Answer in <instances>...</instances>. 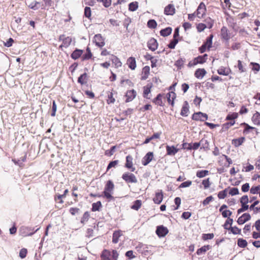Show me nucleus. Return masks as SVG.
Wrapping results in <instances>:
<instances>
[{"instance_id": "f257e3e1", "label": "nucleus", "mask_w": 260, "mask_h": 260, "mask_svg": "<svg viewBox=\"0 0 260 260\" xmlns=\"http://www.w3.org/2000/svg\"><path fill=\"white\" fill-rule=\"evenodd\" d=\"M118 256V254L115 250H113L111 252L104 250L101 255L102 260H117Z\"/></svg>"}, {"instance_id": "f03ea898", "label": "nucleus", "mask_w": 260, "mask_h": 260, "mask_svg": "<svg viewBox=\"0 0 260 260\" xmlns=\"http://www.w3.org/2000/svg\"><path fill=\"white\" fill-rule=\"evenodd\" d=\"M114 187V185L113 182L111 180L107 181L103 192L105 197L107 199H110L113 198L111 193L113 192Z\"/></svg>"}, {"instance_id": "7ed1b4c3", "label": "nucleus", "mask_w": 260, "mask_h": 260, "mask_svg": "<svg viewBox=\"0 0 260 260\" xmlns=\"http://www.w3.org/2000/svg\"><path fill=\"white\" fill-rule=\"evenodd\" d=\"M122 178L127 183H136L138 182L136 176L129 172H126L123 174Z\"/></svg>"}, {"instance_id": "20e7f679", "label": "nucleus", "mask_w": 260, "mask_h": 260, "mask_svg": "<svg viewBox=\"0 0 260 260\" xmlns=\"http://www.w3.org/2000/svg\"><path fill=\"white\" fill-rule=\"evenodd\" d=\"M34 228L23 226L20 228L19 232L21 235L23 237L31 236L37 231H38L39 228H38L35 231H34Z\"/></svg>"}, {"instance_id": "39448f33", "label": "nucleus", "mask_w": 260, "mask_h": 260, "mask_svg": "<svg viewBox=\"0 0 260 260\" xmlns=\"http://www.w3.org/2000/svg\"><path fill=\"white\" fill-rule=\"evenodd\" d=\"M192 119L197 121H204L205 120H207L208 119V115L205 113L199 112L195 113L192 115Z\"/></svg>"}, {"instance_id": "423d86ee", "label": "nucleus", "mask_w": 260, "mask_h": 260, "mask_svg": "<svg viewBox=\"0 0 260 260\" xmlns=\"http://www.w3.org/2000/svg\"><path fill=\"white\" fill-rule=\"evenodd\" d=\"M168 232V229L163 225L158 226L156 228V234L159 237H165Z\"/></svg>"}, {"instance_id": "0eeeda50", "label": "nucleus", "mask_w": 260, "mask_h": 260, "mask_svg": "<svg viewBox=\"0 0 260 260\" xmlns=\"http://www.w3.org/2000/svg\"><path fill=\"white\" fill-rule=\"evenodd\" d=\"M206 10V8L205 4L203 3H201L197 10V16L200 18L203 17L205 14Z\"/></svg>"}, {"instance_id": "6e6552de", "label": "nucleus", "mask_w": 260, "mask_h": 260, "mask_svg": "<svg viewBox=\"0 0 260 260\" xmlns=\"http://www.w3.org/2000/svg\"><path fill=\"white\" fill-rule=\"evenodd\" d=\"M137 95V92L134 89L127 90L125 96L126 98L125 102L128 103L133 101Z\"/></svg>"}, {"instance_id": "1a4fd4ad", "label": "nucleus", "mask_w": 260, "mask_h": 260, "mask_svg": "<svg viewBox=\"0 0 260 260\" xmlns=\"http://www.w3.org/2000/svg\"><path fill=\"white\" fill-rule=\"evenodd\" d=\"M94 42L96 45L99 47H102L105 45L104 39L101 34H98L94 36Z\"/></svg>"}, {"instance_id": "9d476101", "label": "nucleus", "mask_w": 260, "mask_h": 260, "mask_svg": "<svg viewBox=\"0 0 260 260\" xmlns=\"http://www.w3.org/2000/svg\"><path fill=\"white\" fill-rule=\"evenodd\" d=\"M59 40L62 41V44L59 46L60 48H61L62 47L67 48L70 45L72 42L71 38L69 37L64 38V35H61L59 37Z\"/></svg>"}, {"instance_id": "9b49d317", "label": "nucleus", "mask_w": 260, "mask_h": 260, "mask_svg": "<svg viewBox=\"0 0 260 260\" xmlns=\"http://www.w3.org/2000/svg\"><path fill=\"white\" fill-rule=\"evenodd\" d=\"M221 38L226 41H229L231 38V34L228 29L225 26H223L221 29Z\"/></svg>"}, {"instance_id": "f8f14e48", "label": "nucleus", "mask_w": 260, "mask_h": 260, "mask_svg": "<svg viewBox=\"0 0 260 260\" xmlns=\"http://www.w3.org/2000/svg\"><path fill=\"white\" fill-rule=\"evenodd\" d=\"M153 153L152 152H148L143 158L142 163L144 166L147 165L153 159Z\"/></svg>"}, {"instance_id": "ddd939ff", "label": "nucleus", "mask_w": 260, "mask_h": 260, "mask_svg": "<svg viewBox=\"0 0 260 260\" xmlns=\"http://www.w3.org/2000/svg\"><path fill=\"white\" fill-rule=\"evenodd\" d=\"M147 46L148 48L152 51L157 49L158 47V43L157 41L154 38H151L147 43Z\"/></svg>"}, {"instance_id": "4468645a", "label": "nucleus", "mask_w": 260, "mask_h": 260, "mask_svg": "<svg viewBox=\"0 0 260 260\" xmlns=\"http://www.w3.org/2000/svg\"><path fill=\"white\" fill-rule=\"evenodd\" d=\"M164 13L167 15H173L175 13L174 6L169 4L165 8Z\"/></svg>"}, {"instance_id": "2eb2a0df", "label": "nucleus", "mask_w": 260, "mask_h": 260, "mask_svg": "<svg viewBox=\"0 0 260 260\" xmlns=\"http://www.w3.org/2000/svg\"><path fill=\"white\" fill-rule=\"evenodd\" d=\"M133 157L131 155H128L126 157V163L125 167L127 169H131L132 172H134L135 170V168L133 167Z\"/></svg>"}, {"instance_id": "dca6fc26", "label": "nucleus", "mask_w": 260, "mask_h": 260, "mask_svg": "<svg viewBox=\"0 0 260 260\" xmlns=\"http://www.w3.org/2000/svg\"><path fill=\"white\" fill-rule=\"evenodd\" d=\"M251 216L249 214L244 213L238 219L237 222L239 224H243L246 221L249 220Z\"/></svg>"}, {"instance_id": "f3484780", "label": "nucleus", "mask_w": 260, "mask_h": 260, "mask_svg": "<svg viewBox=\"0 0 260 260\" xmlns=\"http://www.w3.org/2000/svg\"><path fill=\"white\" fill-rule=\"evenodd\" d=\"M163 197L164 196L162 190H160L159 192H157L155 193V195L153 199V201L154 203L160 204L163 200Z\"/></svg>"}, {"instance_id": "a211bd4d", "label": "nucleus", "mask_w": 260, "mask_h": 260, "mask_svg": "<svg viewBox=\"0 0 260 260\" xmlns=\"http://www.w3.org/2000/svg\"><path fill=\"white\" fill-rule=\"evenodd\" d=\"M207 54H205L202 56H199L197 57L194 58V64H197L198 63H204L206 62L207 59Z\"/></svg>"}, {"instance_id": "6ab92c4d", "label": "nucleus", "mask_w": 260, "mask_h": 260, "mask_svg": "<svg viewBox=\"0 0 260 260\" xmlns=\"http://www.w3.org/2000/svg\"><path fill=\"white\" fill-rule=\"evenodd\" d=\"M152 86V83H148L146 86L143 87V96L146 99H150V97H148V94L151 92V88Z\"/></svg>"}, {"instance_id": "aec40b11", "label": "nucleus", "mask_w": 260, "mask_h": 260, "mask_svg": "<svg viewBox=\"0 0 260 260\" xmlns=\"http://www.w3.org/2000/svg\"><path fill=\"white\" fill-rule=\"evenodd\" d=\"M167 154L169 155H175L176 153L178 152V149L174 146H170L167 145L166 146Z\"/></svg>"}, {"instance_id": "412c9836", "label": "nucleus", "mask_w": 260, "mask_h": 260, "mask_svg": "<svg viewBox=\"0 0 260 260\" xmlns=\"http://www.w3.org/2000/svg\"><path fill=\"white\" fill-rule=\"evenodd\" d=\"M189 112V105L187 101L184 103L183 106L181 109L180 114L182 116H187Z\"/></svg>"}, {"instance_id": "4be33fe9", "label": "nucleus", "mask_w": 260, "mask_h": 260, "mask_svg": "<svg viewBox=\"0 0 260 260\" xmlns=\"http://www.w3.org/2000/svg\"><path fill=\"white\" fill-rule=\"evenodd\" d=\"M206 74V71L204 69H198L196 71L194 76L198 79H202Z\"/></svg>"}, {"instance_id": "5701e85b", "label": "nucleus", "mask_w": 260, "mask_h": 260, "mask_svg": "<svg viewBox=\"0 0 260 260\" xmlns=\"http://www.w3.org/2000/svg\"><path fill=\"white\" fill-rule=\"evenodd\" d=\"M83 50L76 49L72 53L71 56L74 60L78 59L82 54Z\"/></svg>"}, {"instance_id": "b1692460", "label": "nucleus", "mask_w": 260, "mask_h": 260, "mask_svg": "<svg viewBox=\"0 0 260 260\" xmlns=\"http://www.w3.org/2000/svg\"><path fill=\"white\" fill-rule=\"evenodd\" d=\"M167 98L168 102L173 106L174 104V100L176 98V93L173 91L170 92L167 94Z\"/></svg>"}, {"instance_id": "393cba45", "label": "nucleus", "mask_w": 260, "mask_h": 260, "mask_svg": "<svg viewBox=\"0 0 260 260\" xmlns=\"http://www.w3.org/2000/svg\"><path fill=\"white\" fill-rule=\"evenodd\" d=\"M128 67L132 70H134L136 67V60L134 57H130L127 60Z\"/></svg>"}, {"instance_id": "a878e982", "label": "nucleus", "mask_w": 260, "mask_h": 260, "mask_svg": "<svg viewBox=\"0 0 260 260\" xmlns=\"http://www.w3.org/2000/svg\"><path fill=\"white\" fill-rule=\"evenodd\" d=\"M245 138L241 137L238 139H234L232 140V144L235 147H239L244 142Z\"/></svg>"}, {"instance_id": "bb28decb", "label": "nucleus", "mask_w": 260, "mask_h": 260, "mask_svg": "<svg viewBox=\"0 0 260 260\" xmlns=\"http://www.w3.org/2000/svg\"><path fill=\"white\" fill-rule=\"evenodd\" d=\"M122 235L121 231H118L114 232L113 234L112 242L114 243H118L119 241V238Z\"/></svg>"}, {"instance_id": "cd10ccee", "label": "nucleus", "mask_w": 260, "mask_h": 260, "mask_svg": "<svg viewBox=\"0 0 260 260\" xmlns=\"http://www.w3.org/2000/svg\"><path fill=\"white\" fill-rule=\"evenodd\" d=\"M172 31V28L170 27H168L166 28L161 29L160 31V35L163 37H167L171 34Z\"/></svg>"}, {"instance_id": "c85d7f7f", "label": "nucleus", "mask_w": 260, "mask_h": 260, "mask_svg": "<svg viewBox=\"0 0 260 260\" xmlns=\"http://www.w3.org/2000/svg\"><path fill=\"white\" fill-rule=\"evenodd\" d=\"M87 80V75L86 73H84L80 76L78 79V82L81 85L86 83Z\"/></svg>"}, {"instance_id": "c756f323", "label": "nucleus", "mask_w": 260, "mask_h": 260, "mask_svg": "<svg viewBox=\"0 0 260 260\" xmlns=\"http://www.w3.org/2000/svg\"><path fill=\"white\" fill-rule=\"evenodd\" d=\"M252 119L255 124L260 125V113L259 112H256V113L253 114Z\"/></svg>"}, {"instance_id": "7c9ffc66", "label": "nucleus", "mask_w": 260, "mask_h": 260, "mask_svg": "<svg viewBox=\"0 0 260 260\" xmlns=\"http://www.w3.org/2000/svg\"><path fill=\"white\" fill-rule=\"evenodd\" d=\"M230 71H231L229 69H226L225 68L221 67L217 70V73L219 75L226 76L229 74Z\"/></svg>"}, {"instance_id": "2f4dec72", "label": "nucleus", "mask_w": 260, "mask_h": 260, "mask_svg": "<svg viewBox=\"0 0 260 260\" xmlns=\"http://www.w3.org/2000/svg\"><path fill=\"white\" fill-rule=\"evenodd\" d=\"M209 249H210L209 245L204 246L197 250V254L198 255H201L203 253H205Z\"/></svg>"}, {"instance_id": "473e14b6", "label": "nucleus", "mask_w": 260, "mask_h": 260, "mask_svg": "<svg viewBox=\"0 0 260 260\" xmlns=\"http://www.w3.org/2000/svg\"><path fill=\"white\" fill-rule=\"evenodd\" d=\"M213 35H210L206 39V42L203 44L204 45H205L208 49L211 47L212 44V39H213Z\"/></svg>"}, {"instance_id": "72a5a7b5", "label": "nucleus", "mask_w": 260, "mask_h": 260, "mask_svg": "<svg viewBox=\"0 0 260 260\" xmlns=\"http://www.w3.org/2000/svg\"><path fill=\"white\" fill-rule=\"evenodd\" d=\"M235 123V121H231V122L223 124L222 126L221 131L222 132L227 131L231 126L233 125Z\"/></svg>"}, {"instance_id": "f704fd0d", "label": "nucleus", "mask_w": 260, "mask_h": 260, "mask_svg": "<svg viewBox=\"0 0 260 260\" xmlns=\"http://www.w3.org/2000/svg\"><path fill=\"white\" fill-rule=\"evenodd\" d=\"M237 245L240 247L245 248L247 245V242L246 240L239 238L237 240Z\"/></svg>"}, {"instance_id": "c9c22d12", "label": "nucleus", "mask_w": 260, "mask_h": 260, "mask_svg": "<svg viewBox=\"0 0 260 260\" xmlns=\"http://www.w3.org/2000/svg\"><path fill=\"white\" fill-rule=\"evenodd\" d=\"M199 142L201 146V149H209V142L207 140L202 139Z\"/></svg>"}, {"instance_id": "e433bc0d", "label": "nucleus", "mask_w": 260, "mask_h": 260, "mask_svg": "<svg viewBox=\"0 0 260 260\" xmlns=\"http://www.w3.org/2000/svg\"><path fill=\"white\" fill-rule=\"evenodd\" d=\"M141 205V201L137 200L134 202V204L132 205L131 208L134 210H138L140 208Z\"/></svg>"}, {"instance_id": "4c0bfd02", "label": "nucleus", "mask_w": 260, "mask_h": 260, "mask_svg": "<svg viewBox=\"0 0 260 260\" xmlns=\"http://www.w3.org/2000/svg\"><path fill=\"white\" fill-rule=\"evenodd\" d=\"M233 222V219L230 218V217H228L223 225L224 228L226 230H229V229L230 228V226H232Z\"/></svg>"}, {"instance_id": "58836bf2", "label": "nucleus", "mask_w": 260, "mask_h": 260, "mask_svg": "<svg viewBox=\"0 0 260 260\" xmlns=\"http://www.w3.org/2000/svg\"><path fill=\"white\" fill-rule=\"evenodd\" d=\"M92 57V53L89 47L86 49V53L83 55V60H88Z\"/></svg>"}, {"instance_id": "ea45409f", "label": "nucleus", "mask_w": 260, "mask_h": 260, "mask_svg": "<svg viewBox=\"0 0 260 260\" xmlns=\"http://www.w3.org/2000/svg\"><path fill=\"white\" fill-rule=\"evenodd\" d=\"M162 95L159 93L157 96L153 100V102L159 106H162V102L161 100Z\"/></svg>"}, {"instance_id": "a19ab883", "label": "nucleus", "mask_w": 260, "mask_h": 260, "mask_svg": "<svg viewBox=\"0 0 260 260\" xmlns=\"http://www.w3.org/2000/svg\"><path fill=\"white\" fill-rule=\"evenodd\" d=\"M209 174V171L207 170L198 171L197 172L196 175L199 178H203Z\"/></svg>"}, {"instance_id": "79ce46f5", "label": "nucleus", "mask_w": 260, "mask_h": 260, "mask_svg": "<svg viewBox=\"0 0 260 260\" xmlns=\"http://www.w3.org/2000/svg\"><path fill=\"white\" fill-rule=\"evenodd\" d=\"M102 207V204L100 201H98L96 203H94L92 205V211H99L100 207Z\"/></svg>"}, {"instance_id": "37998d69", "label": "nucleus", "mask_w": 260, "mask_h": 260, "mask_svg": "<svg viewBox=\"0 0 260 260\" xmlns=\"http://www.w3.org/2000/svg\"><path fill=\"white\" fill-rule=\"evenodd\" d=\"M128 6H129L128 9L129 11H135L138 8V3L137 2H132L129 4Z\"/></svg>"}, {"instance_id": "c03bdc74", "label": "nucleus", "mask_w": 260, "mask_h": 260, "mask_svg": "<svg viewBox=\"0 0 260 260\" xmlns=\"http://www.w3.org/2000/svg\"><path fill=\"white\" fill-rule=\"evenodd\" d=\"M111 60H112V62L115 63V66L117 67H120L121 66V62L116 56L112 55Z\"/></svg>"}, {"instance_id": "a18cd8bd", "label": "nucleus", "mask_w": 260, "mask_h": 260, "mask_svg": "<svg viewBox=\"0 0 260 260\" xmlns=\"http://www.w3.org/2000/svg\"><path fill=\"white\" fill-rule=\"evenodd\" d=\"M229 230L231 231V232L234 235L240 234L241 232V229H239L237 226L233 227L230 226V228Z\"/></svg>"}, {"instance_id": "49530a36", "label": "nucleus", "mask_w": 260, "mask_h": 260, "mask_svg": "<svg viewBox=\"0 0 260 260\" xmlns=\"http://www.w3.org/2000/svg\"><path fill=\"white\" fill-rule=\"evenodd\" d=\"M178 40L177 38H173L168 45L169 48L170 49H174L176 45L178 43Z\"/></svg>"}, {"instance_id": "de8ad7c7", "label": "nucleus", "mask_w": 260, "mask_h": 260, "mask_svg": "<svg viewBox=\"0 0 260 260\" xmlns=\"http://www.w3.org/2000/svg\"><path fill=\"white\" fill-rule=\"evenodd\" d=\"M147 25L149 28H155L157 26V23L154 20L151 19L148 21Z\"/></svg>"}, {"instance_id": "09e8293b", "label": "nucleus", "mask_w": 260, "mask_h": 260, "mask_svg": "<svg viewBox=\"0 0 260 260\" xmlns=\"http://www.w3.org/2000/svg\"><path fill=\"white\" fill-rule=\"evenodd\" d=\"M238 113H233L232 114H229L226 117V120L234 121V119L238 117Z\"/></svg>"}, {"instance_id": "8fccbe9b", "label": "nucleus", "mask_w": 260, "mask_h": 260, "mask_svg": "<svg viewBox=\"0 0 260 260\" xmlns=\"http://www.w3.org/2000/svg\"><path fill=\"white\" fill-rule=\"evenodd\" d=\"M205 24L207 28H211L212 27L214 23L213 20L210 18H208L205 20Z\"/></svg>"}, {"instance_id": "3c124183", "label": "nucleus", "mask_w": 260, "mask_h": 260, "mask_svg": "<svg viewBox=\"0 0 260 260\" xmlns=\"http://www.w3.org/2000/svg\"><path fill=\"white\" fill-rule=\"evenodd\" d=\"M84 14V16L88 18H89L90 17L91 14V9L90 7H86L85 8Z\"/></svg>"}, {"instance_id": "603ef678", "label": "nucleus", "mask_w": 260, "mask_h": 260, "mask_svg": "<svg viewBox=\"0 0 260 260\" xmlns=\"http://www.w3.org/2000/svg\"><path fill=\"white\" fill-rule=\"evenodd\" d=\"M185 62V59L180 58L178 59L175 63V65L178 67V68L180 69L183 65Z\"/></svg>"}, {"instance_id": "864d4df0", "label": "nucleus", "mask_w": 260, "mask_h": 260, "mask_svg": "<svg viewBox=\"0 0 260 260\" xmlns=\"http://www.w3.org/2000/svg\"><path fill=\"white\" fill-rule=\"evenodd\" d=\"M56 110H57V106L56 104V102L55 101H53L52 107V113L51 114V116L54 117L55 116Z\"/></svg>"}, {"instance_id": "5fc2aeb1", "label": "nucleus", "mask_w": 260, "mask_h": 260, "mask_svg": "<svg viewBox=\"0 0 260 260\" xmlns=\"http://www.w3.org/2000/svg\"><path fill=\"white\" fill-rule=\"evenodd\" d=\"M248 197L247 195L243 196L240 199V203L241 205H247V204L248 203Z\"/></svg>"}, {"instance_id": "6e6d98bb", "label": "nucleus", "mask_w": 260, "mask_h": 260, "mask_svg": "<svg viewBox=\"0 0 260 260\" xmlns=\"http://www.w3.org/2000/svg\"><path fill=\"white\" fill-rule=\"evenodd\" d=\"M118 160H114V161H112L110 162V163L108 165V167L107 168V171L113 167H115V166L118 164Z\"/></svg>"}, {"instance_id": "4d7b16f0", "label": "nucleus", "mask_w": 260, "mask_h": 260, "mask_svg": "<svg viewBox=\"0 0 260 260\" xmlns=\"http://www.w3.org/2000/svg\"><path fill=\"white\" fill-rule=\"evenodd\" d=\"M202 238L204 240L212 239L214 238V234L213 233L203 234Z\"/></svg>"}, {"instance_id": "13d9d810", "label": "nucleus", "mask_w": 260, "mask_h": 260, "mask_svg": "<svg viewBox=\"0 0 260 260\" xmlns=\"http://www.w3.org/2000/svg\"><path fill=\"white\" fill-rule=\"evenodd\" d=\"M113 94L112 92H110L108 94V99L107 100V103L108 104H113L115 102V99L113 98Z\"/></svg>"}, {"instance_id": "bf43d9fd", "label": "nucleus", "mask_w": 260, "mask_h": 260, "mask_svg": "<svg viewBox=\"0 0 260 260\" xmlns=\"http://www.w3.org/2000/svg\"><path fill=\"white\" fill-rule=\"evenodd\" d=\"M213 200V198L211 196L206 198L202 202L204 206L208 205L210 202Z\"/></svg>"}, {"instance_id": "052dcab7", "label": "nucleus", "mask_w": 260, "mask_h": 260, "mask_svg": "<svg viewBox=\"0 0 260 260\" xmlns=\"http://www.w3.org/2000/svg\"><path fill=\"white\" fill-rule=\"evenodd\" d=\"M226 196V189L220 191L218 193V197L220 199H224Z\"/></svg>"}, {"instance_id": "680f3d73", "label": "nucleus", "mask_w": 260, "mask_h": 260, "mask_svg": "<svg viewBox=\"0 0 260 260\" xmlns=\"http://www.w3.org/2000/svg\"><path fill=\"white\" fill-rule=\"evenodd\" d=\"M182 149L190 150L192 149V144L191 143H183L182 144Z\"/></svg>"}, {"instance_id": "e2e57ef3", "label": "nucleus", "mask_w": 260, "mask_h": 260, "mask_svg": "<svg viewBox=\"0 0 260 260\" xmlns=\"http://www.w3.org/2000/svg\"><path fill=\"white\" fill-rule=\"evenodd\" d=\"M191 183H192V182L191 181H187L182 183L180 185L179 187L180 188H184V187H189V186H190L191 185Z\"/></svg>"}, {"instance_id": "0e129e2a", "label": "nucleus", "mask_w": 260, "mask_h": 260, "mask_svg": "<svg viewBox=\"0 0 260 260\" xmlns=\"http://www.w3.org/2000/svg\"><path fill=\"white\" fill-rule=\"evenodd\" d=\"M242 207L240 209H239L237 211L238 214H240L241 213L246 211L248 208V205H241Z\"/></svg>"}, {"instance_id": "69168bd1", "label": "nucleus", "mask_w": 260, "mask_h": 260, "mask_svg": "<svg viewBox=\"0 0 260 260\" xmlns=\"http://www.w3.org/2000/svg\"><path fill=\"white\" fill-rule=\"evenodd\" d=\"M232 214V212L230 210H224L222 212V215L223 217H229Z\"/></svg>"}, {"instance_id": "338daca9", "label": "nucleus", "mask_w": 260, "mask_h": 260, "mask_svg": "<svg viewBox=\"0 0 260 260\" xmlns=\"http://www.w3.org/2000/svg\"><path fill=\"white\" fill-rule=\"evenodd\" d=\"M27 254V250L25 248H23L20 250L19 252V256L23 258L26 257Z\"/></svg>"}, {"instance_id": "774afa93", "label": "nucleus", "mask_w": 260, "mask_h": 260, "mask_svg": "<svg viewBox=\"0 0 260 260\" xmlns=\"http://www.w3.org/2000/svg\"><path fill=\"white\" fill-rule=\"evenodd\" d=\"M260 190V185L252 187L250 189V192L252 194H256Z\"/></svg>"}]
</instances>
